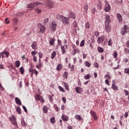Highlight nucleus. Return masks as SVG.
I'll use <instances>...</instances> for the list:
<instances>
[{
  "label": "nucleus",
  "instance_id": "obj_1",
  "mask_svg": "<svg viewBox=\"0 0 129 129\" xmlns=\"http://www.w3.org/2000/svg\"><path fill=\"white\" fill-rule=\"evenodd\" d=\"M41 5H44V3H42L41 2H35V3H31L28 5L27 8L28 9H34L35 7H37V6Z\"/></svg>",
  "mask_w": 129,
  "mask_h": 129
},
{
  "label": "nucleus",
  "instance_id": "obj_2",
  "mask_svg": "<svg viewBox=\"0 0 129 129\" xmlns=\"http://www.w3.org/2000/svg\"><path fill=\"white\" fill-rule=\"evenodd\" d=\"M10 119L12 123L14 125L15 127L18 128V124L17 123V119H16L15 115H12V117H10Z\"/></svg>",
  "mask_w": 129,
  "mask_h": 129
},
{
  "label": "nucleus",
  "instance_id": "obj_3",
  "mask_svg": "<svg viewBox=\"0 0 129 129\" xmlns=\"http://www.w3.org/2000/svg\"><path fill=\"white\" fill-rule=\"evenodd\" d=\"M46 8H48V9H53L54 7V3L53 2L48 0L45 2V4Z\"/></svg>",
  "mask_w": 129,
  "mask_h": 129
},
{
  "label": "nucleus",
  "instance_id": "obj_4",
  "mask_svg": "<svg viewBox=\"0 0 129 129\" xmlns=\"http://www.w3.org/2000/svg\"><path fill=\"white\" fill-rule=\"evenodd\" d=\"M128 27L126 25L123 26V28L121 29V34L123 35L128 32Z\"/></svg>",
  "mask_w": 129,
  "mask_h": 129
},
{
  "label": "nucleus",
  "instance_id": "obj_5",
  "mask_svg": "<svg viewBox=\"0 0 129 129\" xmlns=\"http://www.w3.org/2000/svg\"><path fill=\"white\" fill-rule=\"evenodd\" d=\"M105 4L104 11L106 13H108L111 9V8L110 7V5L108 4V2L105 1Z\"/></svg>",
  "mask_w": 129,
  "mask_h": 129
},
{
  "label": "nucleus",
  "instance_id": "obj_6",
  "mask_svg": "<svg viewBox=\"0 0 129 129\" xmlns=\"http://www.w3.org/2000/svg\"><path fill=\"white\" fill-rule=\"evenodd\" d=\"M90 114H91L92 116L93 117L94 120H97V119L98 118V117H97L96 112H95L94 111L91 110L90 112Z\"/></svg>",
  "mask_w": 129,
  "mask_h": 129
},
{
  "label": "nucleus",
  "instance_id": "obj_7",
  "mask_svg": "<svg viewBox=\"0 0 129 129\" xmlns=\"http://www.w3.org/2000/svg\"><path fill=\"white\" fill-rule=\"evenodd\" d=\"M63 24H64V25H68V24H69L70 20H69V18H67V17H63V19H62V21H61Z\"/></svg>",
  "mask_w": 129,
  "mask_h": 129
},
{
  "label": "nucleus",
  "instance_id": "obj_8",
  "mask_svg": "<svg viewBox=\"0 0 129 129\" xmlns=\"http://www.w3.org/2000/svg\"><path fill=\"white\" fill-rule=\"evenodd\" d=\"M106 20L105 21V25H109L110 24L111 20H110V17L109 15H106Z\"/></svg>",
  "mask_w": 129,
  "mask_h": 129
},
{
  "label": "nucleus",
  "instance_id": "obj_9",
  "mask_svg": "<svg viewBox=\"0 0 129 129\" xmlns=\"http://www.w3.org/2000/svg\"><path fill=\"white\" fill-rule=\"evenodd\" d=\"M68 16L69 19H73V20H75V18H76V15H75V13L72 12L69 13Z\"/></svg>",
  "mask_w": 129,
  "mask_h": 129
},
{
  "label": "nucleus",
  "instance_id": "obj_10",
  "mask_svg": "<svg viewBox=\"0 0 129 129\" xmlns=\"http://www.w3.org/2000/svg\"><path fill=\"white\" fill-rule=\"evenodd\" d=\"M103 41H104V37L101 36L98 38L97 42L99 44L102 43L103 42Z\"/></svg>",
  "mask_w": 129,
  "mask_h": 129
},
{
  "label": "nucleus",
  "instance_id": "obj_11",
  "mask_svg": "<svg viewBox=\"0 0 129 129\" xmlns=\"http://www.w3.org/2000/svg\"><path fill=\"white\" fill-rule=\"evenodd\" d=\"M56 18L58 21H61L62 22V21L63 20V19H64V16L60 14H57L56 15Z\"/></svg>",
  "mask_w": 129,
  "mask_h": 129
},
{
  "label": "nucleus",
  "instance_id": "obj_12",
  "mask_svg": "<svg viewBox=\"0 0 129 129\" xmlns=\"http://www.w3.org/2000/svg\"><path fill=\"white\" fill-rule=\"evenodd\" d=\"M40 25V33H42V34H44L46 31V27H45L44 26Z\"/></svg>",
  "mask_w": 129,
  "mask_h": 129
},
{
  "label": "nucleus",
  "instance_id": "obj_13",
  "mask_svg": "<svg viewBox=\"0 0 129 129\" xmlns=\"http://www.w3.org/2000/svg\"><path fill=\"white\" fill-rule=\"evenodd\" d=\"M56 28H57V24L52 22L51 23V29L53 32H55L56 31Z\"/></svg>",
  "mask_w": 129,
  "mask_h": 129
},
{
  "label": "nucleus",
  "instance_id": "obj_14",
  "mask_svg": "<svg viewBox=\"0 0 129 129\" xmlns=\"http://www.w3.org/2000/svg\"><path fill=\"white\" fill-rule=\"evenodd\" d=\"M97 10H99V11H101V10H102V5L100 1H99L97 5Z\"/></svg>",
  "mask_w": 129,
  "mask_h": 129
},
{
  "label": "nucleus",
  "instance_id": "obj_15",
  "mask_svg": "<svg viewBox=\"0 0 129 129\" xmlns=\"http://www.w3.org/2000/svg\"><path fill=\"white\" fill-rule=\"evenodd\" d=\"M61 118L63 121H68L69 120V117L67 115H62Z\"/></svg>",
  "mask_w": 129,
  "mask_h": 129
},
{
  "label": "nucleus",
  "instance_id": "obj_16",
  "mask_svg": "<svg viewBox=\"0 0 129 129\" xmlns=\"http://www.w3.org/2000/svg\"><path fill=\"white\" fill-rule=\"evenodd\" d=\"M76 91L77 93H82V92L83 91V90L80 87H77L76 88Z\"/></svg>",
  "mask_w": 129,
  "mask_h": 129
},
{
  "label": "nucleus",
  "instance_id": "obj_17",
  "mask_svg": "<svg viewBox=\"0 0 129 129\" xmlns=\"http://www.w3.org/2000/svg\"><path fill=\"white\" fill-rule=\"evenodd\" d=\"M36 100H40L41 102H44V99H43V97H41V95L37 94L36 95Z\"/></svg>",
  "mask_w": 129,
  "mask_h": 129
},
{
  "label": "nucleus",
  "instance_id": "obj_18",
  "mask_svg": "<svg viewBox=\"0 0 129 129\" xmlns=\"http://www.w3.org/2000/svg\"><path fill=\"white\" fill-rule=\"evenodd\" d=\"M37 46L38 45L37 42L34 41L33 44H32L31 45V48H32V49H34V50H36V49H37Z\"/></svg>",
  "mask_w": 129,
  "mask_h": 129
},
{
  "label": "nucleus",
  "instance_id": "obj_19",
  "mask_svg": "<svg viewBox=\"0 0 129 129\" xmlns=\"http://www.w3.org/2000/svg\"><path fill=\"white\" fill-rule=\"evenodd\" d=\"M105 30L107 33H109L110 31H111V28H110V26L109 25H105Z\"/></svg>",
  "mask_w": 129,
  "mask_h": 129
},
{
  "label": "nucleus",
  "instance_id": "obj_20",
  "mask_svg": "<svg viewBox=\"0 0 129 129\" xmlns=\"http://www.w3.org/2000/svg\"><path fill=\"white\" fill-rule=\"evenodd\" d=\"M15 101L17 104H18L19 106L22 105V102H21V100L18 97L15 98Z\"/></svg>",
  "mask_w": 129,
  "mask_h": 129
},
{
  "label": "nucleus",
  "instance_id": "obj_21",
  "mask_svg": "<svg viewBox=\"0 0 129 129\" xmlns=\"http://www.w3.org/2000/svg\"><path fill=\"white\" fill-rule=\"evenodd\" d=\"M75 118L77 119V120H83V119L81 117V116L78 114L75 115Z\"/></svg>",
  "mask_w": 129,
  "mask_h": 129
},
{
  "label": "nucleus",
  "instance_id": "obj_22",
  "mask_svg": "<svg viewBox=\"0 0 129 129\" xmlns=\"http://www.w3.org/2000/svg\"><path fill=\"white\" fill-rule=\"evenodd\" d=\"M34 69H33L32 68H29V72L30 73V76L31 77H33V75H34Z\"/></svg>",
  "mask_w": 129,
  "mask_h": 129
},
{
  "label": "nucleus",
  "instance_id": "obj_23",
  "mask_svg": "<svg viewBox=\"0 0 129 129\" xmlns=\"http://www.w3.org/2000/svg\"><path fill=\"white\" fill-rule=\"evenodd\" d=\"M117 18L118 20H119V22H121V21L122 20V17L121 16V15L117 13Z\"/></svg>",
  "mask_w": 129,
  "mask_h": 129
},
{
  "label": "nucleus",
  "instance_id": "obj_24",
  "mask_svg": "<svg viewBox=\"0 0 129 129\" xmlns=\"http://www.w3.org/2000/svg\"><path fill=\"white\" fill-rule=\"evenodd\" d=\"M97 50L99 53H103V52H104V49L101 47L98 46L97 48Z\"/></svg>",
  "mask_w": 129,
  "mask_h": 129
},
{
  "label": "nucleus",
  "instance_id": "obj_25",
  "mask_svg": "<svg viewBox=\"0 0 129 129\" xmlns=\"http://www.w3.org/2000/svg\"><path fill=\"white\" fill-rule=\"evenodd\" d=\"M112 88L113 90H118V88L114 83H113L112 85Z\"/></svg>",
  "mask_w": 129,
  "mask_h": 129
},
{
  "label": "nucleus",
  "instance_id": "obj_26",
  "mask_svg": "<svg viewBox=\"0 0 129 129\" xmlns=\"http://www.w3.org/2000/svg\"><path fill=\"white\" fill-rule=\"evenodd\" d=\"M19 71L21 73V74L23 75L25 73V69L24 68V67H21L20 69H19Z\"/></svg>",
  "mask_w": 129,
  "mask_h": 129
},
{
  "label": "nucleus",
  "instance_id": "obj_27",
  "mask_svg": "<svg viewBox=\"0 0 129 129\" xmlns=\"http://www.w3.org/2000/svg\"><path fill=\"white\" fill-rule=\"evenodd\" d=\"M64 88L66 90H67L68 91H69L70 90V89L69 88V86L68 85V84L66 83H64Z\"/></svg>",
  "mask_w": 129,
  "mask_h": 129
},
{
  "label": "nucleus",
  "instance_id": "obj_28",
  "mask_svg": "<svg viewBox=\"0 0 129 129\" xmlns=\"http://www.w3.org/2000/svg\"><path fill=\"white\" fill-rule=\"evenodd\" d=\"M42 67V63H41V59H39V62H38V64L36 66V68L37 69H40Z\"/></svg>",
  "mask_w": 129,
  "mask_h": 129
},
{
  "label": "nucleus",
  "instance_id": "obj_29",
  "mask_svg": "<svg viewBox=\"0 0 129 129\" xmlns=\"http://www.w3.org/2000/svg\"><path fill=\"white\" fill-rule=\"evenodd\" d=\"M56 51H53L52 52L51 55V59H54V58H55L56 57Z\"/></svg>",
  "mask_w": 129,
  "mask_h": 129
},
{
  "label": "nucleus",
  "instance_id": "obj_30",
  "mask_svg": "<svg viewBox=\"0 0 129 129\" xmlns=\"http://www.w3.org/2000/svg\"><path fill=\"white\" fill-rule=\"evenodd\" d=\"M42 109L44 113H47V112H48V107L47 106H43Z\"/></svg>",
  "mask_w": 129,
  "mask_h": 129
},
{
  "label": "nucleus",
  "instance_id": "obj_31",
  "mask_svg": "<svg viewBox=\"0 0 129 129\" xmlns=\"http://www.w3.org/2000/svg\"><path fill=\"white\" fill-rule=\"evenodd\" d=\"M21 65V62L19 60H17L15 61V66L17 68H19V66Z\"/></svg>",
  "mask_w": 129,
  "mask_h": 129
},
{
  "label": "nucleus",
  "instance_id": "obj_32",
  "mask_svg": "<svg viewBox=\"0 0 129 129\" xmlns=\"http://www.w3.org/2000/svg\"><path fill=\"white\" fill-rule=\"evenodd\" d=\"M62 68V64H59L58 65H57L56 67V70L57 71H60V70H61Z\"/></svg>",
  "mask_w": 129,
  "mask_h": 129
},
{
  "label": "nucleus",
  "instance_id": "obj_33",
  "mask_svg": "<svg viewBox=\"0 0 129 129\" xmlns=\"http://www.w3.org/2000/svg\"><path fill=\"white\" fill-rule=\"evenodd\" d=\"M3 54H4V55H6V58H9V56H10V54L9 53V52L7 51H3Z\"/></svg>",
  "mask_w": 129,
  "mask_h": 129
},
{
  "label": "nucleus",
  "instance_id": "obj_34",
  "mask_svg": "<svg viewBox=\"0 0 129 129\" xmlns=\"http://www.w3.org/2000/svg\"><path fill=\"white\" fill-rule=\"evenodd\" d=\"M84 78L86 80L89 79L91 78V75H90V74H87V75L84 76Z\"/></svg>",
  "mask_w": 129,
  "mask_h": 129
},
{
  "label": "nucleus",
  "instance_id": "obj_35",
  "mask_svg": "<svg viewBox=\"0 0 129 129\" xmlns=\"http://www.w3.org/2000/svg\"><path fill=\"white\" fill-rule=\"evenodd\" d=\"M16 111L19 113V114H21L22 113V111L21 110V108L20 107H17L16 108Z\"/></svg>",
  "mask_w": 129,
  "mask_h": 129
},
{
  "label": "nucleus",
  "instance_id": "obj_36",
  "mask_svg": "<svg viewBox=\"0 0 129 129\" xmlns=\"http://www.w3.org/2000/svg\"><path fill=\"white\" fill-rule=\"evenodd\" d=\"M85 65L87 67H90V66H91V63H90L88 61H86L85 62Z\"/></svg>",
  "mask_w": 129,
  "mask_h": 129
},
{
  "label": "nucleus",
  "instance_id": "obj_37",
  "mask_svg": "<svg viewBox=\"0 0 129 129\" xmlns=\"http://www.w3.org/2000/svg\"><path fill=\"white\" fill-rule=\"evenodd\" d=\"M63 78L67 79L68 78V72H65L63 75Z\"/></svg>",
  "mask_w": 129,
  "mask_h": 129
},
{
  "label": "nucleus",
  "instance_id": "obj_38",
  "mask_svg": "<svg viewBox=\"0 0 129 129\" xmlns=\"http://www.w3.org/2000/svg\"><path fill=\"white\" fill-rule=\"evenodd\" d=\"M49 44L51 46H53L54 44V40L53 39H51L49 41Z\"/></svg>",
  "mask_w": 129,
  "mask_h": 129
},
{
  "label": "nucleus",
  "instance_id": "obj_39",
  "mask_svg": "<svg viewBox=\"0 0 129 129\" xmlns=\"http://www.w3.org/2000/svg\"><path fill=\"white\" fill-rule=\"evenodd\" d=\"M113 56L114 58V59H116V58H117V52L116 51H115L113 52Z\"/></svg>",
  "mask_w": 129,
  "mask_h": 129
},
{
  "label": "nucleus",
  "instance_id": "obj_40",
  "mask_svg": "<svg viewBox=\"0 0 129 129\" xmlns=\"http://www.w3.org/2000/svg\"><path fill=\"white\" fill-rule=\"evenodd\" d=\"M124 73H125V74H128L129 75V68L124 69Z\"/></svg>",
  "mask_w": 129,
  "mask_h": 129
},
{
  "label": "nucleus",
  "instance_id": "obj_41",
  "mask_svg": "<svg viewBox=\"0 0 129 129\" xmlns=\"http://www.w3.org/2000/svg\"><path fill=\"white\" fill-rule=\"evenodd\" d=\"M96 11V8H95V7L92 6V14H95V12Z\"/></svg>",
  "mask_w": 129,
  "mask_h": 129
},
{
  "label": "nucleus",
  "instance_id": "obj_42",
  "mask_svg": "<svg viewBox=\"0 0 129 129\" xmlns=\"http://www.w3.org/2000/svg\"><path fill=\"white\" fill-rule=\"evenodd\" d=\"M21 124L22 125H23V126H26V125H27V124L25 122V120L23 119L21 120Z\"/></svg>",
  "mask_w": 129,
  "mask_h": 129
},
{
  "label": "nucleus",
  "instance_id": "obj_43",
  "mask_svg": "<svg viewBox=\"0 0 129 129\" xmlns=\"http://www.w3.org/2000/svg\"><path fill=\"white\" fill-rule=\"evenodd\" d=\"M50 120L51 123H52L53 124L55 123V117H53L52 118H51Z\"/></svg>",
  "mask_w": 129,
  "mask_h": 129
},
{
  "label": "nucleus",
  "instance_id": "obj_44",
  "mask_svg": "<svg viewBox=\"0 0 129 129\" xmlns=\"http://www.w3.org/2000/svg\"><path fill=\"white\" fill-rule=\"evenodd\" d=\"M35 11L37 12V14H41V13H42V10H41L40 9H39L38 8H36L35 9Z\"/></svg>",
  "mask_w": 129,
  "mask_h": 129
},
{
  "label": "nucleus",
  "instance_id": "obj_45",
  "mask_svg": "<svg viewBox=\"0 0 129 129\" xmlns=\"http://www.w3.org/2000/svg\"><path fill=\"white\" fill-rule=\"evenodd\" d=\"M88 9H89L88 5H85L84 10H85V13H87V11H88Z\"/></svg>",
  "mask_w": 129,
  "mask_h": 129
},
{
  "label": "nucleus",
  "instance_id": "obj_46",
  "mask_svg": "<svg viewBox=\"0 0 129 129\" xmlns=\"http://www.w3.org/2000/svg\"><path fill=\"white\" fill-rule=\"evenodd\" d=\"M61 49L62 54H64V53H65L66 52V50H66V49H64V48L63 47L62 45L61 46Z\"/></svg>",
  "mask_w": 129,
  "mask_h": 129
},
{
  "label": "nucleus",
  "instance_id": "obj_47",
  "mask_svg": "<svg viewBox=\"0 0 129 129\" xmlns=\"http://www.w3.org/2000/svg\"><path fill=\"white\" fill-rule=\"evenodd\" d=\"M85 27L86 29H89V28H90V24H89V22H87L86 23Z\"/></svg>",
  "mask_w": 129,
  "mask_h": 129
},
{
  "label": "nucleus",
  "instance_id": "obj_48",
  "mask_svg": "<svg viewBox=\"0 0 129 129\" xmlns=\"http://www.w3.org/2000/svg\"><path fill=\"white\" fill-rule=\"evenodd\" d=\"M58 89H59L60 91H61V92H65V90H64L63 87L58 86Z\"/></svg>",
  "mask_w": 129,
  "mask_h": 129
},
{
  "label": "nucleus",
  "instance_id": "obj_49",
  "mask_svg": "<svg viewBox=\"0 0 129 129\" xmlns=\"http://www.w3.org/2000/svg\"><path fill=\"white\" fill-rule=\"evenodd\" d=\"M76 53H77V49H74L72 51V54H73V56H74V55H75L76 54Z\"/></svg>",
  "mask_w": 129,
  "mask_h": 129
},
{
  "label": "nucleus",
  "instance_id": "obj_50",
  "mask_svg": "<svg viewBox=\"0 0 129 129\" xmlns=\"http://www.w3.org/2000/svg\"><path fill=\"white\" fill-rule=\"evenodd\" d=\"M104 78L105 79H107V78H108V79H111V77H110V76L108 75H105L104 76Z\"/></svg>",
  "mask_w": 129,
  "mask_h": 129
},
{
  "label": "nucleus",
  "instance_id": "obj_51",
  "mask_svg": "<svg viewBox=\"0 0 129 129\" xmlns=\"http://www.w3.org/2000/svg\"><path fill=\"white\" fill-rule=\"evenodd\" d=\"M85 41L84 40H83L81 43H80V47H83V46H84V43H85Z\"/></svg>",
  "mask_w": 129,
  "mask_h": 129
},
{
  "label": "nucleus",
  "instance_id": "obj_52",
  "mask_svg": "<svg viewBox=\"0 0 129 129\" xmlns=\"http://www.w3.org/2000/svg\"><path fill=\"white\" fill-rule=\"evenodd\" d=\"M108 46H111V45H112V41H111V39H110L108 40Z\"/></svg>",
  "mask_w": 129,
  "mask_h": 129
},
{
  "label": "nucleus",
  "instance_id": "obj_53",
  "mask_svg": "<svg viewBox=\"0 0 129 129\" xmlns=\"http://www.w3.org/2000/svg\"><path fill=\"white\" fill-rule=\"evenodd\" d=\"M38 55H39V59H40L41 60V58L43 57V53L41 52H38Z\"/></svg>",
  "mask_w": 129,
  "mask_h": 129
},
{
  "label": "nucleus",
  "instance_id": "obj_54",
  "mask_svg": "<svg viewBox=\"0 0 129 129\" xmlns=\"http://www.w3.org/2000/svg\"><path fill=\"white\" fill-rule=\"evenodd\" d=\"M124 52H125V54H128L129 53V49L126 48H125Z\"/></svg>",
  "mask_w": 129,
  "mask_h": 129
},
{
  "label": "nucleus",
  "instance_id": "obj_55",
  "mask_svg": "<svg viewBox=\"0 0 129 129\" xmlns=\"http://www.w3.org/2000/svg\"><path fill=\"white\" fill-rule=\"evenodd\" d=\"M36 54H37V52H36V51H33L32 52H31V55L33 56H35Z\"/></svg>",
  "mask_w": 129,
  "mask_h": 129
},
{
  "label": "nucleus",
  "instance_id": "obj_56",
  "mask_svg": "<svg viewBox=\"0 0 129 129\" xmlns=\"http://www.w3.org/2000/svg\"><path fill=\"white\" fill-rule=\"evenodd\" d=\"M94 66L96 68H98V67H99V65L98 64V63H97V62L94 63Z\"/></svg>",
  "mask_w": 129,
  "mask_h": 129
},
{
  "label": "nucleus",
  "instance_id": "obj_57",
  "mask_svg": "<svg viewBox=\"0 0 129 129\" xmlns=\"http://www.w3.org/2000/svg\"><path fill=\"white\" fill-rule=\"evenodd\" d=\"M33 60L34 61V62H37V56H34L33 57Z\"/></svg>",
  "mask_w": 129,
  "mask_h": 129
},
{
  "label": "nucleus",
  "instance_id": "obj_58",
  "mask_svg": "<svg viewBox=\"0 0 129 129\" xmlns=\"http://www.w3.org/2000/svg\"><path fill=\"white\" fill-rule=\"evenodd\" d=\"M95 36H96V37H98L99 36V32L98 31H96L95 32Z\"/></svg>",
  "mask_w": 129,
  "mask_h": 129
},
{
  "label": "nucleus",
  "instance_id": "obj_59",
  "mask_svg": "<svg viewBox=\"0 0 129 129\" xmlns=\"http://www.w3.org/2000/svg\"><path fill=\"white\" fill-rule=\"evenodd\" d=\"M48 22H49V19H48V18L45 19L44 21V24H47V23H48Z\"/></svg>",
  "mask_w": 129,
  "mask_h": 129
},
{
  "label": "nucleus",
  "instance_id": "obj_60",
  "mask_svg": "<svg viewBox=\"0 0 129 129\" xmlns=\"http://www.w3.org/2000/svg\"><path fill=\"white\" fill-rule=\"evenodd\" d=\"M124 93H125V95L126 96H127V95H128V92L127 90H124Z\"/></svg>",
  "mask_w": 129,
  "mask_h": 129
},
{
  "label": "nucleus",
  "instance_id": "obj_61",
  "mask_svg": "<svg viewBox=\"0 0 129 129\" xmlns=\"http://www.w3.org/2000/svg\"><path fill=\"white\" fill-rule=\"evenodd\" d=\"M105 82L107 85H109V81L107 79L105 80Z\"/></svg>",
  "mask_w": 129,
  "mask_h": 129
},
{
  "label": "nucleus",
  "instance_id": "obj_62",
  "mask_svg": "<svg viewBox=\"0 0 129 129\" xmlns=\"http://www.w3.org/2000/svg\"><path fill=\"white\" fill-rule=\"evenodd\" d=\"M5 22L6 24H10V21L8 18L5 19Z\"/></svg>",
  "mask_w": 129,
  "mask_h": 129
},
{
  "label": "nucleus",
  "instance_id": "obj_63",
  "mask_svg": "<svg viewBox=\"0 0 129 129\" xmlns=\"http://www.w3.org/2000/svg\"><path fill=\"white\" fill-rule=\"evenodd\" d=\"M73 26L75 28H76V27H77V23L76 22H74Z\"/></svg>",
  "mask_w": 129,
  "mask_h": 129
},
{
  "label": "nucleus",
  "instance_id": "obj_64",
  "mask_svg": "<svg viewBox=\"0 0 129 129\" xmlns=\"http://www.w3.org/2000/svg\"><path fill=\"white\" fill-rule=\"evenodd\" d=\"M34 73L35 74V75H36V76H37V75H38V71H37V70L34 69Z\"/></svg>",
  "mask_w": 129,
  "mask_h": 129
}]
</instances>
